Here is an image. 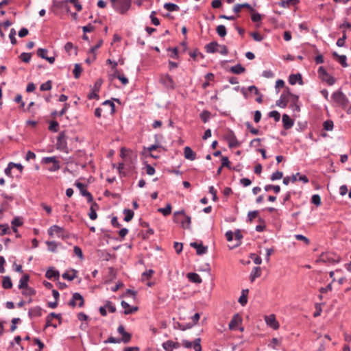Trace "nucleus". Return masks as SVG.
<instances>
[{
  "mask_svg": "<svg viewBox=\"0 0 351 351\" xmlns=\"http://www.w3.org/2000/svg\"><path fill=\"white\" fill-rule=\"evenodd\" d=\"M173 221L180 223L184 229H191V217L185 214L184 210H178L173 214Z\"/></svg>",
  "mask_w": 351,
  "mask_h": 351,
  "instance_id": "f257e3e1",
  "label": "nucleus"
},
{
  "mask_svg": "<svg viewBox=\"0 0 351 351\" xmlns=\"http://www.w3.org/2000/svg\"><path fill=\"white\" fill-rule=\"evenodd\" d=\"M112 8L120 14H125L132 5V0H110Z\"/></svg>",
  "mask_w": 351,
  "mask_h": 351,
  "instance_id": "f03ea898",
  "label": "nucleus"
},
{
  "mask_svg": "<svg viewBox=\"0 0 351 351\" xmlns=\"http://www.w3.org/2000/svg\"><path fill=\"white\" fill-rule=\"evenodd\" d=\"M332 99L343 108H346L349 103L346 95L339 89L332 94Z\"/></svg>",
  "mask_w": 351,
  "mask_h": 351,
  "instance_id": "7ed1b4c3",
  "label": "nucleus"
},
{
  "mask_svg": "<svg viewBox=\"0 0 351 351\" xmlns=\"http://www.w3.org/2000/svg\"><path fill=\"white\" fill-rule=\"evenodd\" d=\"M341 260L339 256L334 254L332 253H323L320 255L318 261L329 263H337Z\"/></svg>",
  "mask_w": 351,
  "mask_h": 351,
  "instance_id": "20e7f679",
  "label": "nucleus"
},
{
  "mask_svg": "<svg viewBox=\"0 0 351 351\" xmlns=\"http://www.w3.org/2000/svg\"><path fill=\"white\" fill-rule=\"evenodd\" d=\"M287 95L290 97V108L293 111H300V104H299V96L290 92L289 88H287Z\"/></svg>",
  "mask_w": 351,
  "mask_h": 351,
  "instance_id": "39448f33",
  "label": "nucleus"
},
{
  "mask_svg": "<svg viewBox=\"0 0 351 351\" xmlns=\"http://www.w3.org/2000/svg\"><path fill=\"white\" fill-rule=\"evenodd\" d=\"M74 185L80 190V194L86 197L88 202H93V197L92 194L86 190V184L76 181Z\"/></svg>",
  "mask_w": 351,
  "mask_h": 351,
  "instance_id": "423d86ee",
  "label": "nucleus"
},
{
  "mask_svg": "<svg viewBox=\"0 0 351 351\" xmlns=\"http://www.w3.org/2000/svg\"><path fill=\"white\" fill-rule=\"evenodd\" d=\"M57 149L68 153L67 143L66 141V134L64 132H61L58 138L56 143Z\"/></svg>",
  "mask_w": 351,
  "mask_h": 351,
  "instance_id": "0eeeda50",
  "label": "nucleus"
},
{
  "mask_svg": "<svg viewBox=\"0 0 351 351\" xmlns=\"http://www.w3.org/2000/svg\"><path fill=\"white\" fill-rule=\"evenodd\" d=\"M200 343V338L195 339L193 343L186 339H183L182 341V346H184L186 348H191L193 346L195 351H202V348Z\"/></svg>",
  "mask_w": 351,
  "mask_h": 351,
  "instance_id": "6e6552de",
  "label": "nucleus"
},
{
  "mask_svg": "<svg viewBox=\"0 0 351 351\" xmlns=\"http://www.w3.org/2000/svg\"><path fill=\"white\" fill-rule=\"evenodd\" d=\"M225 139L228 143V147L230 148L239 147L241 143H239L235 136V134L232 130H230L227 134L224 136Z\"/></svg>",
  "mask_w": 351,
  "mask_h": 351,
  "instance_id": "1a4fd4ad",
  "label": "nucleus"
},
{
  "mask_svg": "<svg viewBox=\"0 0 351 351\" xmlns=\"http://www.w3.org/2000/svg\"><path fill=\"white\" fill-rule=\"evenodd\" d=\"M160 82L168 89L175 88V83L169 74L162 75L160 79Z\"/></svg>",
  "mask_w": 351,
  "mask_h": 351,
  "instance_id": "9d476101",
  "label": "nucleus"
},
{
  "mask_svg": "<svg viewBox=\"0 0 351 351\" xmlns=\"http://www.w3.org/2000/svg\"><path fill=\"white\" fill-rule=\"evenodd\" d=\"M289 95H287V90L286 92H284L283 93L281 94L280 99L276 101V106H278L280 108H285L289 102Z\"/></svg>",
  "mask_w": 351,
  "mask_h": 351,
  "instance_id": "9b49d317",
  "label": "nucleus"
},
{
  "mask_svg": "<svg viewBox=\"0 0 351 351\" xmlns=\"http://www.w3.org/2000/svg\"><path fill=\"white\" fill-rule=\"evenodd\" d=\"M190 245L196 249V253L197 255L204 254L208 251V247L203 245L202 243H197V242H192Z\"/></svg>",
  "mask_w": 351,
  "mask_h": 351,
  "instance_id": "f8f14e48",
  "label": "nucleus"
},
{
  "mask_svg": "<svg viewBox=\"0 0 351 351\" xmlns=\"http://www.w3.org/2000/svg\"><path fill=\"white\" fill-rule=\"evenodd\" d=\"M121 306L125 308L123 313L125 315H130L136 312L138 309L137 306L130 307V304L124 300L121 302Z\"/></svg>",
  "mask_w": 351,
  "mask_h": 351,
  "instance_id": "ddd939ff",
  "label": "nucleus"
},
{
  "mask_svg": "<svg viewBox=\"0 0 351 351\" xmlns=\"http://www.w3.org/2000/svg\"><path fill=\"white\" fill-rule=\"evenodd\" d=\"M297 82H298L300 85L303 84L302 75L300 73L291 74L289 77V83L291 85H295Z\"/></svg>",
  "mask_w": 351,
  "mask_h": 351,
  "instance_id": "4468645a",
  "label": "nucleus"
},
{
  "mask_svg": "<svg viewBox=\"0 0 351 351\" xmlns=\"http://www.w3.org/2000/svg\"><path fill=\"white\" fill-rule=\"evenodd\" d=\"M282 121L285 130H289L291 128L294 124L293 120L291 119L290 117L287 114H284L282 115Z\"/></svg>",
  "mask_w": 351,
  "mask_h": 351,
  "instance_id": "2eb2a0df",
  "label": "nucleus"
},
{
  "mask_svg": "<svg viewBox=\"0 0 351 351\" xmlns=\"http://www.w3.org/2000/svg\"><path fill=\"white\" fill-rule=\"evenodd\" d=\"M243 8H247V10H249L250 11V12H254V10L253 9V8L248 3H238V4L234 5V6L233 7V11L235 13H239L241 12V10Z\"/></svg>",
  "mask_w": 351,
  "mask_h": 351,
  "instance_id": "dca6fc26",
  "label": "nucleus"
},
{
  "mask_svg": "<svg viewBox=\"0 0 351 351\" xmlns=\"http://www.w3.org/2000/svg\"><path fill=\"white\" fill-rule=\"evenodd\" d=\"M241 322V317L238 314H235L229 323V328L230 330H236L237 327Z\"/></svg>",
  "mask_w": 351,
  "mask_h": 351,
  "instance_id": "f3484780",
  "label": "nucleus"
},
{
  "mask_svg": "<svg viewBox=\"0 0 351 351\" xmlns=\"http://www.w3.org/2000/svg\"><path fill=\"white\" fill-rule=\"evenodd\" d=\"M219 46L217 42L213 41L206 45L205 50L208 53H214L218 51L217 47Z\"/></svg>",
  "mask_w": 351,
  "mask_h": 351,
  "instance_id": "a211bd4d",
  "label": "nucleus"
},
{
  "mask_svg": "<svg viewBox=\"0 0 351 351\" xmlns=\"http://www.w3.org/2000/svg\"><path fill=\"white\" fill-rule=\"evenodd\" d=\"M42 308L39 306H37L29 309L28 316L29 317V318H32L34 317H40L42 315Z\"/></svg>",
  "mask_w": 351,
  "mask_h": 351,
  "instance_id": "6ab92c4d",
  "label": "nucleus"
},
{
  "mask_svg": "<svg viewBox=\"0 0 351 351\" xmlns=\"http://www.w3.org/2000/svg\"><path fill=\"white\" fill-rule=\"evenodd\" d=\"M184 155L185 158L194 160L196 158V154L194 152L190 147H185L184 149Z\"/></svg>",
  "mask_w": 351,
  "mask_h": 351,
  "instance_id": "aec40b11",
  "label": "nucleus"
},
{
  "mask_svg": "<svg viewBox=\"0 0 351 351\" xmlns=\"http://www.w3.org/2000/svg\"><path fill=\"white\" fill-rule=\"evenodd\" d=\"M332 56L338 60L339 62L340 63V64L343 67H347L348 66L346 56H345V55H339L336 51H334L332 53Z\"/></svg>",
  "mask_w": 351,
  "mask_h": 351,
  "instance_id": "412c9836",
  "label": "nucleus"
},
{
  "mask_svg": "<svg viewBox=\"0 0 351 351\" xmlns=\"http://www.w3.org/2000/svg\"><path fill=\"white\" fill-rule=\"evenodd\" d=\"M29 280V276L27 274L23 275L19 280V285L18 286L19 289L27 288L28 286V282Z\"/></svg>",
  "mask_w": 351,
  "mask_h": 351,
  "instance_id": "4be33fe9",
  "label": "nucleus"
},
{
  "mask_svg": "<svg viewBox=\"0 0 351 351\" xmlns=\"http://www.w3.org/2000/svg\"><path fill=\"white\" fill-rule=\"evenodd\" d=\"M229 71L234 74L239 75L244 73L245 71V69L241 64H237L231 66Z\"/></svg>",
  "mask_w": 351,
  "mask_h": 351,
  "instance_id": "5701e85b",
  "label": "nucleus"
},
{
  "mask_svg": "<svg viewBox=\"0 0 351 351\" xmlns=\"http://www.w3.org/2000/svg\"><path fill=\"white\" fill-rule=\"evenodd\" d=\"M186 276L189 280L191 282L199 284L201 283L202 281L200 276L194 272L188 273Z\"/></svg>",
  "mask_w": 351,
  "mask_h": 351,
  "instance_id": "b1692460",
  "label": "nucleus"
},
{
  "mask_svg": "<svg viewBox=\"0 0 351 351\" xmlns=\"http://www.w3.org/2000/svg\"><path fill=\"white\" fill-rule=\"evenodd\" d=\"M45 276L48 279L58 278L60 276V273L58 270L53 269L52 267H50L45 274Z\"/></svg>",
  "mask_w": 351,
  "mask_h": 351,
  "instance_id": "393cba45",
  "label": "nucleus"
},
{
  "mask_svg": "<svg viewBox=\"0 0 351 351\" xmlns=\"http://www.w3.org/2000/svg\"><path fill=\"white\" fill-rule=\"evenodd\" d=\"M261 275V269L260 267H254L250 275V279L253 282L256 278Z\"/></svg>",
  "mask_w": 351,
  "mask_h": 351,
  "instance_id": "a878e982",
  "label": "nucleus"
},
{
  "mask_svg": "<svg viewBox=\"0 0 351 351\" xmlns=\"http://www.w3.org/2000/svg\"><path fill=\"white\" fill-rule=\"evenodd\" d=\"M53 232H55L56 233H57L59 235V234H60V233L64 232V229L62 227L57 226V225H53V226H51L49 228V229L48 230L49 235L53 236Z\"/></svg>",
  "mask_w": 351,
  "mask_h": 351,
  "instance_id": "bb28decb",
  "label": "nucleus"
},
{
  "mask_svg": "<svg viewBox=\"0 0 351 351\" xmlns=\"http://www.w3.org/2000/svg\"><path fill=\"white\" fill-rule=\"evenodd\" d=\"M71 271L73 273V274H69V271H66L62 274V278L69 281H71L73 279H75L77 277V271L75 269H72Z\"/></svg>",
  "mask_w": 351,
  "mask_h": 351,
  "instance_id": "cd10ccee",
  "label": "nucleus"
},
{
  "mask_svg": "<svg viewBox=\"0 0 351 351\" xmlns=\"http://www.w3.org/2000/svg\"><path fill=\"white\" fill-rule=\"evenodd\" d=\"M2 287L5 289H9L12 287V282L10 276H6L3 277Z\"/></svg>",
  "mask_w": 351,
  "mask_h": 351,
  "instance_id": "c85d7f7f",
  "label": "nucleus"
},
{
  "mask_svg": "<svg viewBox=\"0 0 351 351\" xmlns=\"http://www.w3.org/2000/svg\"><path fill=\"white\" fill-rule=\"evenodd\" d=\"M82 295L77 292L74 293L72 295L71 300L69 302L68 305L72 308H75L77 305V299H81Z\"/></svg>",
  "mask_w": 351,
  "mask_h": 351,
  "instance_id": "c756f323",
  "label": "nucleus"
},
{
  "mask_svg": "<svg viewBox=\"0 0 351 351\" xmlns=\"http://www.w3.org/2000/svg\"><path fill=\"white\" fill-rule=\"evenodd\" d=\"M266 322L269 326H270L274 329H276L279 327V324L278 322L276 320L274 315H271L270 317H267Z\"/></svg>",
  "mask_w": 351,
  "mask_h": 351,
  "instance_id": "7c9ffc66",
  "label": "nucleus"
},
{
  "mask_svg": "<svg viewBox=\"0 0 351 351\" xmlns=\"http://www.w3.org/2000/svg\"><path fill=\"white\" fill-rule=\"evenodd\" d=\"M164 8L169 12H176L180 10V7L173 3H165L164 4Z\"/></svg>",
  "mask_w": 351,
  "mask_h": 351,
  "instance_id": "2f4dec72",
  "label": "nucleus"
},
{
  "mask_svg": "<svg viewBox=\"0 0 351 351\" xmlns=\"http://www.w3.org/2000/svg\"><path fill=\"white\" fill-rule=\"evenodd\" d=\"M234 235L235 237V240L237 241V243L231 248H234V247L239 246L241 244V239L243 238V234H241V232L239 229H237L234 232Z\"/></svg>",
  "mask_w": 351,
  "mask_h": 351,
  "instance_id": "473e14b6",
  "label": "nucleus"
},
{
  "mask_svg": "<svg viewBox=\"0 0 351 351\" xmlns=\"http://www.w3.org/2000/svg\"><path fill=\"white\" fill-rule=\"evenodd\" d=\"M82 71H83V69L80 64H78V63L75 64L74 69L73 71L74 77L75 79H78L80 77Z\"/></svg>",
  "mask_w": 351,
  "mask_h": 351,
  "instance_id": "72a5a7b5",
  "label": "nucleus"
},
{
  "mask_svg": "<svg viewBox=\"0 0 351 351\" xmlns=\"http://www.w3.org/2000/svg\"><path fill=\"white\" fill-rule=\"evenodd\" d=\"M123 213L125 214L124 221L126 222L130 221L132 219L134 215L133 210L127 208L123 210Z\"/></svg>",
  "mask_w": 351,
  "mask_h": 351,
  "instance_id": "f704fd0d",
  "label": "nucleus"
},
{
  "mask_svg": "<svg viewBox=\"0 0 351 351\" xmlns=\"http://www.w3.org/2000/svg\"><path fill=\"white\" fill-rule=\"evenodd\" d=\"M334 128L333 121L330 119L326 120L323 123V129L326 131H332Z\"/></svg>",
  "mask_w": 351,
  "mask_h": 351,
  "instance_id": "c9c22d12",
  "label": "nucleus"
},
{
  "mask_svg": "<svg viewBox=\"0 0 351 351\" xmlns=\"http://www.w3.org/2000/svg\"><path fill=\"white\" fill-rule=\"evenodd\" d=\"M216 32L217 34L223 38L227 34L226 28L223 25H219L216 28Z\"/></svg>",
  "mask_w": 351,
  "mask_h": 351,
  "instance_id": "e433bc0d",
  "label": "nucleus"
},
{
  "mask_svg": "<svg viewBox=\"0 0 351 351\" xmlns=\"http://www.w3.org/2000/svg\"><path fill=\"white\" fill-rule=\"evenodd\" d=\"M22 294L25 296H32L36 294V290L30 287H27V288L23 289Z\"/></svg>",
  "mask_w": 351,
  "mask_h": 351,
  "instance_id": "4c0bfd02",
  "label": "nucleus"
},
{
  "mask_svg": "<svg viewBox=\"0 0 351 351\" xmlns=\"http://www.w3.org/2000/svg\"><path fill=\"white\" fill-rule=\"evenodd\" d=\"M122 337L119 338L120 343L123 342L124 343H128L131 341L132 335L128 332H125L121 334Z\"/></svg>",
  "mask_w": 351,
  "mask_h": 351,
  "instance_id": "58836bf2",
  "label": "nucleus"
},
{
  "mask_svg": "<svg viewBox=\"0 0 351 351\" xmlns=\"http://www.w3.org/2000/svg\"><path fill=\"white\" fill-rule=\"evenodd\" d=\"M171 205L170 204H167L165 208H161L158 209V212L161 213L164 216H167L171 213Z\"/></svg>",
  "mask_w": 351,
  "mask_h": 351,
  "instance_id": "ea45409f",
  "label": "nucleus"
},
{
  "mask_svg": "<svg viewBox=\"0 0 351 351\" xmlns=\"http://www.w3.org/2000/svg\"><path fill=\"white\" fill-rule=\"evenodd\" d=\"M199 117L204 123H206L208 121L210 117V112L206 110H204L200 113Z\"/></svg>",
  "mask_w": 351,
  "mask_h": 351,
  "instance_id": "a19ab883",
  "label": "nucleus"
},
{
  "mask_svg": "<svg viewBox=\"0 0 351 351\" xmlns=\"http://www.w3.org/2000/svg\"><path fill=\"white\" fill-rule=\"evenodd\" d=\"M49 130L53 132H57L59 130V123L58 121L52 120L49 121Z\"/></svg>",
  "mask_w": 351,
  "mask_h": 351,
  "instance_id": "79ce46f5",
  "label": "nucleus"
},
{
  "mask_svg": "<svg viewBox=\"0 0 351 351\" xmlns=\"http://www.w3.org/2000/svg\"><path fill=\"white\" fill-rule=\"evenodd\" d=\"M265 191L273 190L276 193H278L280 191V187L279 185L267 184L264 187Z\"/></svg>",
  "mask_w": 351,
  "mask_h": 351,
  "instance_id": "37998d69",
  "label": "nucleus"
},
{
  "mask_svg": "<svg viewBox=\"0 0 351 351\" xmlns=\"http://www.w3.org/2000/svg\"><path fill=\"white\" fill-rule=\"evenodd\" d=\"M32 58L31 53L23 52L19 56V58L23 62L28 63Z\"/></svg>",
  "mask_w": 351,
  "mask_h": 351,
  "instance_id": "c03bdc74",
  "label": "nucleus"
},
{
  "mask_svg": "<svg viewBox=\"0 0 351 351\" xmlns=\"http://www.w3.org/2000/svg\"><path fill=\"white\" fill-rule=\"evenodd\" d=\"M75 49V55H77V47H74L73 46V44L71 43V42H68L65 44L64 45V50L66 53H69V55H70V51L71 49Z\"/></svg>",
  "mask_w": 351,
  "mask_h": 351,
  "instance_id": "a18cd8bd",
  "label": "nucleus"
},
{
  "mask_svg": "<svg viewBox=\"0 0 351 351\" xmlns=\"http://www.w3.org/2000/svg\"><path fill=\"white\" fill-rule=\"evenodd\" d=\"M48 246V250L51 252H56L58 243L56 241H46Z\"/></svg>",
  "mask_w": 351,
  "mask_h": 351,
  "instance_id": "49530a36",
  "label": "nucleus"
},
{
  "mask_svg": "<svg viewBox=\"0 0 351 351\" xmlns=\"http://www.w3.org/2000/svg\"><path fill=\"white\" fill-rule=\"evenodd\" d=\"M158 135H155L156 143H155V144L152 145L151 146H149L147 148L148 151L152 152V151L156 150L158 148L162 147V145H160V143L158 142Z\"/></svg>",
  "mask_w": 351,
  "mask_h": 351,
  "instance_id": "de8ad7c7",
  "label": "nucleus"
},
{
  "mask_svg": "<svg viewBox=\"0 0 351 351\" xmlns=\"http://www.w3.org/2000/svg\"><path fill=\"white\" fill-rule=\"evenodd\" d=\"M52 88V82L51 80L47 81L45 83H43L40 86V90L41 91L49 90Z\"/></svg>",
  "mask_w": 351,
  "mask_h": 351,
  "instance_id": "09e8293b",
  "label": "nucleus"
},
{
  "mask_svg": "<svg viewBox=\"0 0 351 351\" xmlns=\"http://www.w3.org/2000/svg\"><path fill=\"white\" fill-rule=\"evenodd\" d=\"M59 162L56 156H51V157H44L42 159V163L43 164H49V163H56Z\"/></svg>",
  "mask_w": 351,
  "mask_h": 351,
  "instance_id": "8fccbe9b",
  "label": "nucleus"
},
{
  "mask_svg": "<svg viewBox=\"0 0 351 351\" xmlns=\"http://www.w3.org/2000/svg\"><path fill=\"white\" fill-rule=\"evenodd\" d=\"M246 128L247 130H249V131L252 134H254V135H257L259 134V130L256 128H254L252 125L251 124L250 122L249 121H247L245 123Z\"/></svg>",
  "mask_w": 351,
  "mask_h": 351,
  "instance_id": "3c124183",
  "label": "nucleus"
},
{
  "mask_svg": "<svg viewBox=\"0 0 351 351\" xmlns=\"http://www.w3.org/2000/svg\"><path fill=\"white\" fill-rule=\"evenodd\" d=\"M172 343H173V341L168 340V341L164 342L162 343V346L165 351H173V348Z\"/></svg>",
  "mask_w": 351,
  "mask_h": 351,
  "instance_id": "603ef678",
  "label": "nucleus"
},
{
  "mask_svg": "<svg viewBox=\"0 0 351 351\" xmlns=\"http://www.w3.org/2000/svg\"><path fill=\"white\" fill-rule=\"evenodd\" d=\"M11 224H12V226L16 228V227H19V226H21L23 224V222L22 219L21 217H14L12 220Z\"/></svg>",
  "mask_w": 351,
  "mask_h": 351,
  "instance_id": "864d4df0",
  "label": "nucleus"
},
{
  "mask_svg": "<svg viewBox=\"0 0 351 351\" xmlns=\"http://www.w3.org/2000/svg\"><path fill=\"white\" fill-rule=\"evenodd\" d=\"M222 167H226L229 169H232V167L230 165V162L227 156L221 157V165Z\"/></svg>",
  "mask_w": 351,
  "mask_h": 351,
  "instance_id": "5fc2aeb1",
  "label": "nucleus"
},
{
  "mask_svg": "<svg viewBox=\"0 0 351 351\" xmlns=\"http://www.w3.org/2000/svg\"><path fill=\"white\" fill-rule=\"evenodd\" d=\"M116 73H118L116 77L119 79L123 85L128 84V79L123 74L120 73L118 70H116Z\"/></svg>",
  "mask_w": 351,
  "mask_h": 351,
  "instance_id": "6e6d98bb",
  "label": "nucleus"
},
{
  "mask_svg": "<svg viewBox=\"0 0 351 351\" xmlns=\"http://www.w3.org/2000/svg\"><path fill=\"white\" fill-rule=\"evenodd\" d=\"M103 44V40H99L97 43L94 46L92 47L89 51V53H92L93 55L96 54V50L98 49Z\"/></svg>",
  "mask_w": 351,
  "mask_h": 351,
  "instance_id": "4d7b16f0",
  "label": "nucleus"
},
{
  "mask_svg": "<svg viewBox=\"0 0 351 351\" xmlns=\"http://www.w3.org/2000/svg\"><path fill=\"white\" fill-rule=\"evenodd\" d=\"M311 203L316 205L317 206H319L321 205V197L319 195L315 194L311 197Z\"/></svg>",
  "mask_w": 351,
  "mask_h": 351,
  "instance_id": "13d9d810",
  "label": "nucleus"
},
{
  "mask_svg": "<svg viewBox=\"0 0 351 351\" xmlns=\"http://www.w3.org/2000/svg\"><path fill=\"white\" fill-rule=\"evenodd\" d=\"M48 53V50L47 49H44V48H39L38 50H37V55L38 56L40 57L41 58L43 59H46L47 58V53Z\"/></svg>",
  "mask_w": 351,
  "mask_h": 351,
  "instance_id": "bf43d9fd",
  "label": "nucleus"
},
{
  "mask_svg": "<svg viewBox=\"0 0 351 351\" xmlns=\"http://www.w3.org/2000/svg\"><path fill=\"white\" fill-rule=\"evenodd\" d=\"M16 30L12 28L10 29V34H9V38L10 39V42L11 43L14 45L17 43V40L16 39Z\"/></svg>",
  "mask_w": 351,
  "mask_h": 351,
  "instance_id": "052dcab7",
  "label": "nucleus"
},
{
  "mask_svg": "<svg viewBox=\"0 0 351 351\" xmlns=\"http://www.w3.org/2000/svg\"><path fill=\"white\" fill-rule=\"evenodd\" d=\"M282 176H283V173L282 171H276V172H274L271 174L270 179L272 181H274L276 180L281 179L282 178Z\"/></svg>",
  "mask_w": 351,
  "mask_h": 351,
  "instance_id": "680f3d73",
  "label": "nucleus"
},
{
  "mask_svg": "<svg viewBox=\"0 0 351 351\" xmlns=\"http://www.w3.org/2000/svg\"><path fill=\"white\" fill-rule=\"evenodd\" d=\"M268 116L274 119L275 121H279L280 114L277 110H273L269 112Z\"/></svg>",
  "mask_w": 351,
  "mask_h": 351,
  "instance_id": "e2e57ef3",
  "label": "nucleus"
},
{
  "mask_svg": "<svg viewBox=\"0 0 351 351\" xmlns=\"http://www.w3.org/2000/svg\"><path fill=\"white\" fill-rule=\"evenodd\" d=\"M154 271L152 269L145 271L142 274V279L144 280L145 279H149L152 275L154 274Z\"/></svg>",
  "mask_w": 351,
  "mask_h": 351,
  "instance_id": "0e129e2a",
  "label": "nucleus"
},
{
  "mask_svg": "<svg viewBox=\"0 0 351 351\" xmlns=\"http://www.w3.org/2000/svg\"><path fill=\"white\" fill-rule=\"evenodd\" d=\"M105 306L108 309L109 312H110V313L116 312V310H117L116 307L113 305L112 302H110L109 300H106L105 302Z\"/></svg>",
  "mask_w": 351,
  "mask_h": 351,
  "instance_id": "69168bd1",
  "label": "nucleus"
},
{
  "mask_svg": "<svg viewBox=\"0 0 351 351\" xmlns=\"http://www.w3.org/2000/svg\"><path fill=\"white\" fill-rule=\"evenodd\" d=\"M258 210L250 211L247 214V219L250 222H252L254 219L258 217Z\"/></svg>",
  "mask_w": 351,
  "mask_h": 351,
  "instance_id": "338daca9",
  "label": "nucleus"
},
{
  "mask_svg": "<svg viewBox=\"0 0 351 351\" xmlns=\"http://www.w3.org/2000/svg\"><path fill=\"white\" fill-rule=\"evenodd\" d=\"M250 36L256 40V41H262L263 40V36L259 34L258 32H251Z\"/></svg>",
  "mask_w": 351,
  "mask_h": 351,
  "instance_id": "774afa93",
  "label": "nucleus"
}]
</instances>
